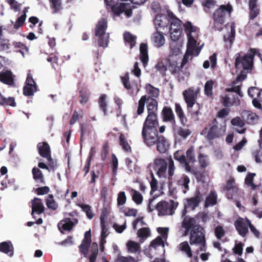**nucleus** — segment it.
<instances>
[{"mask_svg":"<svg viewBox=\"0 0 262 262\" xmlns=\"http://www.w3.org/2000/svg\"><path fill=\"white\" fill-rule=\"evenodd\" d=\"M168 162L162 158H156L154 160V169L159 178L168 179L169 182L172 180L176 167L174 161L171 157L168 159Z\"/></svg>","mask_w":262,"mask_h":262,"instance_id":"f257e3e1","label":"nucleus"},{"mask_svg":"<svg viewBox=\"0 0 262 262\" xmlns=\"http://www.w3.org/2000/svg\"><path fill=\"white\" fill-rule=\"evenodd\" d=\"M233 10L232 7L230 4L227 5H222L216 9L213 14L214 25L212 28L215 31H221L223 29V25L225 21L226 14L230 15Z\"/></svg>","mask_w":262,"mask_h":262,"instance_id":"f03ea898","label":"nucleus"},{"mask_svg":"<svg viewBox=\"0 0 262 262\" xmlns=\"http://www.w3.org/2000/svg\"><path fill=\"white\" fill-rule=\"evenodd\" d=\"M144 143L148 146L157 145V150L161 154L167 152L169 147V144L165 137L163 135L154 134L143 139Z\"/></svg>","mask_w":262,"mask_h":262,"instance_id":"7ed1b4c3","label":"nucleus"},{"mask_svg":"<svg viewBox=\"0 0 262 262\" xmlns=\"http://www.w3.org/2000/svg\"><path fill=\"white\" fill-rule=\"evenodd\" d=\"M159 125L158 115L147 114L143 124L142 129V138H146L158 132Z\"/></svg>","mask_w":262,"mask_h":262,"instance_id":"20e7f679","label":"nucleus"},{"mask_svg":"<svg viewBox=\"0 0 262 262\" xmlns=\"http://www.w3.org/2000/svg\"><path fill=\"white\" fill-rule=\"evenodd\" d=\"M236 56L235 60V69L237 70L242 69L247 72H250L253 69L254 62L249 52H248L244 56H241L240 53H238Z\"/></svg>","mask_w":262,"mask_h":262,"instance_id":"39448f33","label":"nucleus"},{"mask_svg":"<svg viewBox=\"0 0 262 262\" xmlns=\"http://www.w3.org/2000/svg\"><path fill=\"white\" fill-rule=\"evenodd\" d=\"M196 221L195 219L192 217L185 216L182 223V226L185 230L184 233V235L186 236L188 233L190 232V236H191L192 231L195 230V235H199L204 232V228L199 225H196Z\"/></svg>","mask_w":262,"mask_h":262,"instance_id":"423d86ee","label":"nucleus"},{"mask_svg":"<svg viewBox=\"0 0 262 262\" xmlns=\"http://www.w3.org/2000/svg\"><path fill=\"white\" fill-rule=\"evenodd\" d=\"M177 206L178 203L173 200H170V203L162 201L157 204L156 209L159 215H172Z\"/></svg>","mask_w":262,"mask_h":262,"instance_id":"0eeeda50","label":"nucleus"},{"mask_svg":"<svg viewBox=\"0 0 262 262\" xmlns=\"http://www.w3.org/2000/svg\"><path fill=\"white\" fill-rule=\"evenodd\" d=\"M212 124L210 126V128L206 136V139L209 141L221 137L224 135L226 132L225 126H218V122L216 119H213Z\"/></svg>","mask_w":262,"mask_h":262,"instance_id":"6e6552de","label":"nucleus"},{"mask_svg":"<svg viewBox=\"0 0 262 262\" xmlns=\"http://www.w3.org/2000/svg\"><path fill=\"white\" fill-rule=\"evenodd\" d=\"M173 158L179 162L180 165L184 167L186 171L188 172H191L192 173L197 179L198 178L199 173L201 175V173L198 171L192 169L191 166L187 163L186 161V158L183 150H177L173 154Z\"/></svg>","mask_w":262,"mask_h":262,"instance_id":"1a4fd4ad","label":"nucleus"},{"mask_svg":"<svg viewBox=\"0 0 262 262\" xmlns=\"http://www.w3.org/2000/svg\"><path fill=\"white\" fill-rule=\"evenodd\" d=\"M161 117L163 122L169 123L174 130L176 127V118L172 108L169 106H164L161 112Z\"/></svg>","mask_w":262,"mask_h":262,"instance_id":"9d476101","label":"nucleus"},{"mask_svg":"<svg viewBox=\"0 0 262 262\" xmlns=\"http://www.w3.org/2000/svg\"><path fill=\"white\" fill-rule=\"evenodd\" d=\"M37 90V84L30 73L27 74L25 84L23 88V94L26 96H32Z\"/></svg>","mask_w":262,"mask_h":262,"instance_id":"9b49d317","label":"nucleus"},{"mask_svg":"<svg viewBox=\"0 0 262 262\" xmlns=\"http://www.w3.org/2000/svg\"><path fill=\"white\" fill-rule=\"evenodd\" d=\"M248 95L253 98V106L259 110H262V90L256 87H251L248 91Z\"/></svg>","mask_w":262,"mask_h":262,"instance_id":"f8f14e48","label":"nucleus"},{"mask_svg":"<svg viewBox=\"0 0 262 262\" xmlns=\"http://www.w3.org/2000/svg\"><path fill=\"white\" fill-rule=\"evenodd\" d=\"M196 233L195 230H193L191 236L189 237V243L190 245L200 244V250L202 251H206L207 249L206 244V238L204 232L199 235H195Z\"/></svg>","mask_w":262,"mask_h":262,"instance_id":"ddd939ff","label":"nucleus"},{"mask_svg":"<svg viewBox=\"0 0 262 262\" xmlns=\"http://www.w3.org/2000/svg\"><path fill=\"white\" fill-rule=\"evenodd\" d=\"M187 37L188 39L187 50L190 52L192 51L195 52V56H198L201 51L200 48L197 47V45H199L197 42L199 38L198 33L188 35Z\"/></svg>","mask_w":262,"mask_h":262,"instance_id":"4468645a","label":"nucleus"},{"mask_svg":"<svg viewBox=\"0 0 262 262\" xmlns=\"http://www.w3.org/2000/svg\"><path fill=\"white\" fill-rule=\"evenodd\" d=\"M37 147L41 157L46 158L48 162H52L50 147L48 143L46 142L38 143Z\"/></svg>","mask_w":262,"mask_h":262,"instance_id":"2eb2a0df","label":"nucleus"},{"mask_svg":"<svg viewBox=\"0 0 262 262\" xmlns=\"http://www.w3.org/2000/svg\"><path fill=\"white\" fill-rule=\"evenodd\" d=\"M243 120L250 125H255L258 123L259 116L250 111L244 110L242 113Z\"/></svg>","mask_w":262,"mask_h":262,"instance_id":"dca6fc26","label":"nucleus"},{"mask_svg":"<svg viewBox=\"0 0 262 262\" xmlns=\"http://www.w3.org/2000/svg\"><path fill=\"white\" fill-rule=\"evenodd\" d=\"M169 68L172 74H179L182 71L180 66H178L180 58L178 56L169 55L167 58Z\"/></svg>","mask_w":262,"mask_h":262,"instance_id":"f3484780","label":"nucleus"},{"mask_svg":"<svg viewBox=\"0 0 262 262\" xmlns=\"http://www.w3.org/2000/svg\"><path fill=\"white\" fill-rule=\"evenodd\" d=\"M32 203V212L31 215L33 218L35 219V213L40 214L44 212L45 207L40 199L35 198L31 201Z\"/></svg>","mask_w":262,"mask_h":262,"instance_id":"a211bd4d","label":"nucleus"},{"mask_svg":"<svg viewBox=\"0 0 262 262\" xmlns=\"http://www.w3.org/2000/svg\"><path fill=\"white\" fill-rule=\"evenodd\" d=\"M183 96L188 108H191L195 104L196 94L192 89H188L183 92Z\"/></svg>","mask_w":262,"mask_h":262,"instance_id":"6ab92c4d","label":"nucleus"},{"mask_svg":"<svg viewBox=\"0 0 262 262\" xmlns=\"http://www.w3.org/2000/svg\"><path fill=\"white\" fill-rule=\"evenodd\" d=\"M234 225L239 234L242 237H245L248 232L249 224L244 221L243 219L239 218L234 223Z\"/></svg>","mask_w":262,"mask_h":262,"instance_id":"aec40b11","label":"nucleus"},{"mask_svg":"<svg viewBox=\"0 0 262 262\" xmlns=\"http://www.w3.org/2000/svg\"><path fill=\"white\" fill-rule=\"evenodd\" d=\"M0 81L12 86L14 84V75L10 70H3L0 72Z\"/></svg>","mask_w":262,"mask_h":262,"instance_id":"412c9836","label":"nucleus"},{"mask_svg":"<svg viewBox=\"0 0 262 262\" xmlns=\"http://www.w3.org/2000/svg\"><path fill=\"white\" fill-rule=\"evenodd\" d=\"M146 99V103L147 114L158 115V102L157 99L151 97H147V95Z\"/></svg>","mask_w":262,"mask_h":262,"instance_id":"4be33fe9","label":"nucleus"},{"mask_svg":"<svg viewBox=\"0 0 262 262\" xmlns=\"http://www.w3.org/2000/svg\"><path fill=\"white\" fill-rule=\"evenodd\" d=\"M202 194L199 190L195 192V196L187 199V204L186 208H190L191 210H194L197 207L202 200Z\"/></svg>","mask_w":262,"mask_h":262,"instance_id":"5701e85b","label":"nucleus"},{"mask_svg":"<svg viewBox=\"0 0 262 262\" xmlns=\"http://www.w3.org/2000/svg\"><path fill=\"white\" fill-rule=\"evenodd\" d=\"M104 1L106 5L111 7L112 11L116 15H119L125 11L127 5L125 3L113 4L112 2H108V0H104Z\"/></svg>","mask_w":262,"mask_h":262,"instance_id":"b1692460","label":"nucleus"},{"mask_svg":"<svg viewBox=\"0 0 262 262\" xmlns=\"http://www.w3.org/2000/svg\"><path fill=\"white\" fill-rule=\"evenodd\" d=\"M0 252L12 257L14 254V247L12 242L8 241L1 243Z\"/></svg>","mask_w":262,"mask_h":262,"instance_id":"393cba45","label":"nucleus"},{"mask_svg":"<svg viewBox=\"0 0 262 262\" xmlns=\"http://www.w3.org/2000/svg\"><path fill=\"white\" fill-rule=\"evenodd\" d=\"M168 16L170 18V30H182V21L178 18L172 12H168Z\"/></svg>","mask_w":262,"mask_h":262,"instance_id":"a878e982","label":"nucleus"},{"mask_svg":"<svg viewBox=\"0 0 262 262\" xmlns=\"http://www.w3.org/2000/svg\"><path fill=\"white\" fill-rule=\"evenodd\" d=\"M174 110L181 124L183 126H185L188 122V119L180 104L175 103Z\"/></svg>","mask_w":262,"mask_h":262,"instance_id":"bb28decb","label":"nucleus"},{"mask_svg":"<svg viewBox=\"0 0 262 262\" xmlns=\"http://www.w3.org/2000/svg\"><path fill=\"white\" fill-rule=\"evenodd\" d=\"M155 46L158 48H160L163 46L165 43V38L163 33L161 32L159 30H157L155 32L151 37Z\"/></svg>","mask_w":262,"mask_h":262,"instance_id":"cd10ccee","label":"nucleus"},{"mask_svg":"<svg viewBox=\"0 0 262 262\" xmlns=\"http://www.w3.org/2000/svg\"><path fill=\"white\" fill-rule=\"evenodd\" d=\"M107 28V21L104 18L101 19L96 26L95 36L105 35V31Z\"/></svg>","mask_w":262,"mask_h":262,"instance_id":"c85d7f7f","label":"nucleus"},{"mask_svg":"<svg viewBox=\"0 0 262 262\" xmlns=\"http://www.w3.org/2000/svg\"><path fill=\"white\" fill-rule=\"evenodd\" d=\"M140 60L145 67L148 61V46L146 43H142L140 46Z\"/></svg>","mask_w":262,"mask_h":262,"instance_id":"c756f323","label":"nucleus"},{"mask_svg":"<svg viewBox=\"0 0 262 262\" xmlns=\"http://www.w3.org/2000/svg\"><path fill=\"white\" fill-rule=\"evenodd\" d=\"M91 93L86 88H81L79 92V101L81 104L85 105L89 101Z\"/></svg>","mask_w":262,"mask_h":262,"instance_id":"7c9ffc66","label":"nucleus"},{"mask_svg":"<svg viewBox=\"0 0 262 262\" xmlns=\"http://www.w3.org/2000/svg\"><path fill=\"white\" fill-rule=\"evenodd\" d=\"M154 23L156 30H158L159 28H164L167 27L168 23L165 16L158 14L155 17Z\"/></svg>","mask_w":262,"mask_h":262,"instance_id":"2f4dec72","label":"nucleus"},{"mask_svg":"<svg viewBox=\"0 0 262 262\" xmlns=\"http://www.w3.org/2000/svg\"><path fill=\"white\" fill-rule=\"evenodd\" d=\"M33 178L37 183L45 184L44 176L41 171L37 167H33L32 170Z\"/></svg>","mask_w":262,"mask_h":262,"instance_id":"473e14b6","label":"nucleus"},{"mask_svg":"<svg viewBox=\"0 0 262 262\" xmlns=\"http://www.w3.org/2000/svg\"><path fill=\"white\" fill-rule=\"evenodd\" d=\"M146 101H147L146 95L142 96L139 99L136 112L134 115L135 118H137L144 113Z\"/></svg>","mask_w":262,"mask_h":262,"instance_id":"72a5a7b5","label":"nucleus"},{"mask_svg":"<svg viewBox=\"0 0 262 262\" xmlns=\"http://www.w3.org/2000/svg\"><path fill=\"white\" fill-rule=\"evenodd\" d=\"M145 89L146 93L149 95L147 97H151L155 99L159 97L160 93L159 89L154 87L151 84L147 83L145 85Z\"/></svg>","mask_w":262,"mask_h":262,"instance_id":"f704fd0d","label":"nucleus"},{"mask_svg":"<svg viewBox=\"0 0 262 262\" xmlns=\"http://www.w3.org/2000/svg\"><path fill=\"white\" fill-rule=\"evenodd\" d=\"M123 39L126 44L128 43L130 49L135 47L136 41V36L132 35L129 32H125L123 34Z\"/></svg>","mask_w":262,"mask_h":262,"instance_id":"c9c22d12","label":"nucleus"},{"mask_svg":"<svg viewBox=\"0 0 262 262\" xmlns=\"http://www.w3.org/2000/svg\"><path fill=\"white\" fill-rule=\"evenodd\" d=\"M190 183L189 178L185 174L182 175L181 178L178 180V184L183 188V192L185 193L189 189V184Z\"/></svg>","mask_w":262,"mask_h":262,"instance_id":"e433bc0d","label":"nucleus"},{"mask_svg":"<svg viewBox=\"0 0 262 262\" xmlns=\"http://www.w3.org/2000/svg\"><path fill=\"white\" fill-rule=\"evenodd\" d=\"M119 141L120 145L125 152H130L132 151V148L124 134H120Z\"/></svg>","mask_w":262,"mask_h":262,"instance_id":"4c0bfd02","label":"nucleus"},{"mask_svg":"<svg viewBox=\"0 0 262 262\" xmlns=\"http://www.w3.org/2000/svg\"><path fill=\"white\" fill-rule=\"evenodd\" d=\"M52 13H59L63 8L61 0H49Z\"/></svg>","mask_w":262,"mask_h":262,"instance_id":"58836bf2","label":"nucleus"},{"mask_svg":"<svg viewBox=\"0 0 262 262\" xmlns=\"http://www.w3.org/2000/svg\"><path fill=\"white\" fill-rule=\"evenodd\" d=\"M92 126L85 123L80 124V141H82L86 136H89L91 133V129Z\"/></svg>","mask_w":262,"mask_h":262,"instance_id":"ea45409f","label":"nucleus"},{"mask_svg":"<svg viewBox=\"0 0 262 262\" xmlns=\"http://www.w3.org/2000/svg\"><path fill=\"white\" fill-rule=\"evenodd\" d=\"M60 224L61 225V228H60L59 226V229L62 233H63V232L62 231L61 229L64 231H70L74 226V223L71 220L70 218H66L61 222Z\"/></svg>","mask_w":262,"mask_h":262,"instance_id":"a19ab883","label":"nucleus"},{"mask_svg":"<svg viewBox=\"0 0 262 262\" xmlns=\"http://www.w3.org/2000/svg\"><path fill=\"white\" fill-rule=\"evenodd\" d=\"M0 105H10L14 107L16 106L15 99L12 97H5L0 93Z\"/></svg>","mask_w":262,"mask_h":262,"instance_id":"79ce46f5","label":"nucleus"},{"mask_svg":"<svg viewBox=\"0 0 262 262\" xmlns=\"http://www.w3.org/2000/svg\"><path fill=\"white\" fill-rule=\"evenodd\" d=\"M217 195L214 191H211L209 195L206 197L205 202L206 207L209 206H213L216 204Z\"/></svg>","mask_w":262,"mask_h":262,"instance_id":"37998d69","label":"nucleus"},{"mask_svg":"<svg viewBox=\"0 0 262 262\" xmlns=\"http://www.w3.org/2000/svg\"><path fill=\"white\" fill-rule=\"evenodd\" d=\"M186 161L188 164H193L196 162L194 149L193 146L190 147L186 152Z\"/></svg>","mask_w":262,"mask_h":262,"instance_id":"c03bdc74","label":"nucleus"},{"mask_svg":"<svg viewBox=\"0 0 262 262\" xmlns=\"http://www.w3.org/2000/svg\"><path fill=\"white\" fill-rule=\"evenodd\" d=\"M28 12V9L27 8H25L23 10V14L19 17H18L14 24L13 28L14 29L17 30L20 27H22L25 23V20L26 19L27 15L26 13Z\"/></svg>","mask_w":262,"mask_h":262,"instance_id":"a18cd8bd","label":"nucleus"},{"mask_svg":"<svg viewBox=\"0 0 262 262\" xmlns=\"http://www.w3.org/2000/svg\"><path fill=\"white\" fill-rule=\"evenodd\" d=\"M46 204L47 207L51 210H55L58 208V204L54 199L52 194H49L46 199Z\"/></svg>","mask_w":262,"mask_h":262,"instance_id":"49530a36","label":"nucleus"},{"mask_svg":"<svg viewBox=\"0 0 262 262\" xmlns=\"http://www.w3.org/2000/svg\"><path fill=\"white\" fill-rule=\"evenodd\" d=\"M184 31L187 34V36L188 35H193V34L198 33L197 31V28L193 26L192 23L190 21H187L183 25Z\"/></svg>","mask_w":262,"mask_h":262,"instance_id":"de8ad7c7","label":"nucleus"},{"mask_svg":"<svg viewBox=\"0 0 262 262\" xmlns=\"http://www.w3.org/2000/svg\"><path fill=\"white\" fill-rule=\"evenodd\" d=\"M128 252L130 253H136L140 251V246L139 244L134 242L128 241L126 244Z\"/></svg>","mask_w":262,"mask_h":262,"instance_id":"09e8293b","label":"nucleus"},{"mask_svg":"<svg viewBox=\"0 0 262 262\" xmlns=\"http://www.w3.org/2000/svg\"><path fill=\"white\" fill-rule=\"evenodd\" d=\"M78 205L82 209V210L86 213V215L88 219H92L94 217V214L92 210L91 206L84 204H79Z\"/></svg>","mask_w":262,"mask_h":262,"instance_id":"8fccbe9b","label":"nucleus"},{"mask_svg":"<svg viewBox=\"0 0 262 262\" xmlns=\"http://www.w3.org/2000/svg\"><path fill=\"white\" fill-rule=\"evenodd\" d=\"M106 99V95L102 94L101 95L98 100L99 107L100 110L103 112L104 115H107V103Z\"/></svg>","mask_w":262,"mask_h":262,"instance_id":"3c124183","label":"nucleus"},{"mask_svg":"<svg viewBox=\"0 0 262 262\" xmlns=\"http://www.w3.org/2000/svg\"><path fill=\"white\" fill-rule=\"evenodd\" d=\"M131 192L133 201L137 205L141 204L142 203L143 200L142 194L137 190L133 189H132Z\"/></svg>","mask_w":262,"mask_h":262,"instance_id":"603ef678","label":"nucleus"},{"mask_svg":"<svg viewBox=\"0 0 262 262\" xmlns=\"http://www.w3.org/2000/svg\"><path fill=\"white\" fill-rule=\"evenodd\" d=\"M180 249L185 252L188 257L192 256V253L187 242H183L180 244Z\"/></svg>","mask_w":262,"mask_h":262,"instance_id":"864d4df0","label":"nucleus"},{"mask_svg":"<svg viewBox=\"0 0 262 262\" xmlns=\"http://www.w3.org/2000/svg\"><path fill=\"white\" fill-rule=\"evenodd\" d=\"M214 81L212 80H208L204 86V93L207 96H211L213 94L212 89L214 84Z\"/></svg>","mask_w":262,"mask_h":262,"instance_id":"5fc2aeb1","label":"nucleus"},{"mask_svg":"<svg viewBox=\"0 0 262 262\" xmlns=\"http://www.w3.org/2000/svg\"><path fill=\"white\" fill-rule=\"evenodd\" d=\"M83 116V111L82 110H80L79 112L77 111H74L70 120L69 124L70 125L74 124L77 121V120H78L79 119L82 118Z\"/></svg>","mask_w":262,"mask_h":262,"instance_id":"6e6d98bb","label":"nucleus"},{"mask_svg":"<svg viewBox=\"0 0 262 262\" xmlns=\"http://www.w3.org/2000/svg\"><path fill=\"white\" fill-rule=\"evenodd\" d=\"M235 35V25L234 23H232L231 25V31L230 32L226 35H224V39L225 41H229L230 43H232Z\"/></svg>","mask_w":262,"mask_h":262,"instance_id":"4d7b16f0","label":"nucleus"},{"mask_svg":"<svg viewBox=\"0 0 262 262\" xmlns=\"http://www.w3.org/2000/svg\"><path fill=\"white\" fill-rule=\"evenodd\" d=\"M191 133V130L188 128H184L182 127H180L177 130V135L182 138L183 139H186L188 136L190 135Z\"/></svg>","mask_w":262,"mask_h":262,"instance_id":"13d9d810","label":"nucleus"},{"mask_svg":"<svg viewBox=\"0 0 262 262\" xmlns=\"http://www.w3.org/2000/svg\"><path fill=\"white\" fill-rule=\"evenodd\" d=\"M137 234H138V236L140 238H142V239H145V238H146L147 237H148L150 235V230L148 228H146V227L142 228L140 229L139 230H138Z\"/></svg>","mask_w":262,"mask_h":262,"instance_id":"bf43d9fd","label":"nucleus"},{"mask_svg":"<svg viewBox=\"0 0 262 262\" xmlns=\"http://www.w3.org/2000/svg\"><path fill=\"white\" fill-rule=\"evenodd\" d=\"M214 234L218 239H221L225 235V230L223 226H217L214 229Z\"/></svg>","mask_w":262,"mask_h":262,"instance_id":"052dcab7","label":"nucleus"},{"mask_svg":"<svg viewBox=\"0 0 262 262\" xmlns=\"http://www.w3.org/2000/svg\"><path fill=\"white\" fill-rule=\"evenodd\" d=\"M221 102L223 105L226 107L234 105V103H235V102H232L230 98L227 95L221 97Z\"/></svg>","mask_w":262,"mask_h":262,"instance_id":"680f3d73","label":"nucleus"},{"mask_svg":"<svg viewBox=\"0 0 262 262\" xmlns=\"http://www.w3.org/2000/svg\"><path fill=\"white\" fill-rule=\"evenodd\" d=\"M98 37V43L99 47H106L108 44V36L102 35L97 36Z\"/></svg>","mask_w":262,"mask_h":262,"instance_id":"e2e57ef3","label":"nucleus"},{"mask_svg":"<svg viewBox=\"0 0 262 262\" xmlns=\"http://www.w3.org/2000/svg\"><path fill=\"white\" fill-rule=\"evenodd\" d=\"M156 69L158 71L163 77L166 76L167 66L163 62H158L155 66Z\"/></svg>","mask_w":262,"mask_h":262,"instance_id":"0e129e2a","label":"nucleus"},{"mask_svg":"<svg viewBox=\"0 0 262 262\" xmlns=\"http://www.w3.org/2000/svg\"><path fill=\"white\" fill-rule=\"evenodd\" d=\"M182 33V30H170V36L171 39L176 41L178 40Z\"/></svg>","mask_w":262,"mask_h":262,"instance_id":"69168bd1","label":"nucleus"},{"mask_svg":"<svg viewBox=\"0 0 262 262\" xmlns=\"http://www.w3.org/2000/svg\"><path fill=\"white\" fill-rule=\"evenodd\" d=\"M121 81L126 90H129L132 89V87L129 82V74L128 73H126L123 77H121Z\"/></svg>","mask_w":262,"mask_h":262,"instance_id":"338daca9","label":"nucleus"},{"mask_svg":"<svg viewBox=\"0 0 262 262\" xmlns=\"http://www.w3.org/2000/svg\"><path fill=\"white\" fill-rule=\"evenodd\" d=\"M126 201V196L124 191L119 192L117 197V204L118 206L123 205Z\"/></svg>","mask_w":262,"mask_h":262,"instance_id":"774afa93","label":"nucleus"}]
</instances>
